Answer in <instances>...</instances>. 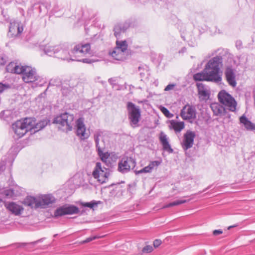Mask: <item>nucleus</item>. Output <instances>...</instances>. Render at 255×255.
Returning <instances> with one entry per match:
<instances>
[{
	"label": "nucleus",
	"mask_w": 255,
	"mask_h": 255,
	"mask_svg": "<svg viewBox=\"0 0 255 255\" xmlns=\"http://www.w3.org/2000/svg\"><path fill=\"white\" fill-rule=\"evenodd\" d=\"M242 42L241 40H238L236 41V46L238 49H240L242 47Z\"/></svg>",
	"instance_id": "3c124183"
},
{
	"label": "nucleus",
	"mask_w": 255,
	"mask_h": 255,
	"mask_svg": "<svg viewBox=\"0 0 255 255\" xmlns=\"http://www.w3.org/2000/svg\"><path fill=\"white\" fill-rule=\"evenodd\" d=\"M50 120L46 118L39 122L36 123V120L35 119V124L32 126V129L34 130V132H37L39 130L42 129L48 125H50Z\"/></svg>",
	"instance_id": "a878e982"
},
{
	"label": "nucleus",
	"mask_w": 255,
	"mask_h": 255,
	"mask_svg": "<svg viewBox=\"0 0 255 255\" xmlns=\"http://www.w3.org/2000/svg\"><path fill=\"white\" fill-rule=\"evenodd\" d=\"M193 79L195 81H205L219 83L207 70L206 71L205 68L202 72L195 74L193 75Z\"/></svg>",
	"instance_id": "dca6fc26"
},
{
	"label": "nucleus",
	"mask_w": 255,
	"mask_h": 255,
	"mask_svg": "<svg viewBox=\"0 0 255 255\" xmlns=\"http://www.w3.org/2000/svg\"><path fill=\"white\" fill-rule=\"evenodd\" d=\"M139 74L141 78H144L145 77V73L144 72H140Z\"/></svg>",
	"instance_id": "5fc2aeb1"
},
{
	"label": "nucleus",
	"mask_w": 255,
	"mask_h": 255,
	"mask_svg": "<svg viewBox=\"0 0 255 255\" xmlns=\"http://www.w3.org/2000/svg\"><path fill=\"white\" fill-rule=\"evenodd\" d=\"M153 248L150 246H146L142 249V252L143 253H149L152 251Z\"/></svg>",
	"instance_id": "37998d69"
},
{
	"label": "nucleus",
	"mask_w": 255,
	"mask_h": 255,
	"mask_svg": "<svg viewBox=\"0 0 255 255\" xmlns=\"http://www.w3.org/2000/svg\"><path fill=\"white\" fill-rule=\"evenodd\" d=\"M160 163L161 162L159 161H153L150 162L148 166L151 167V170H152L154 167L159 166Z\"/></svg>",
	"instance_id": "ea45409f"
},
{
	"label": "nucleus",
	"mask_w": 255,
	"mask_h": 255,
	"mask_svg": "<svg viewBox=\"0 0 255 255\" xmlns=\"http://www.w3.org/2000/svg\"><path fill=\"white\" fill-rule=\"evenodd\" d=\"M90 44L89 43L79 44L75 45L73 49L71 50V55L74 58L75 61L82 62L84 63L91 64L96 61L89 58H81L87 54H90Z\"/></svg>",
	"instance_id": "7ed1b4c3"
},
{
	"label": "nucleus",
	"mask_w": 255,
	"mask_h": 255,
	"mask_svg": "<svg viewBox=\"0 0 255 255\" xmlns=\"http://www.w3.org/2000/svg\"><path fill=\"white\" fill-rule=\"evenodd\" d=\"M114 35L115 36L118 38L120 36L121 33L122 32H124V31H123V29L121 27V25H120L119 23L115 25L114 28Z\"/></svg>",
	"instance_id": "473e14b6"
},
{
	"label": "nucleus",
	"mask_w": 255,
	"mask_h": 255,
	"mask_svg": "<svg viewBox=\"0 0 255 255\" xmlns=\"http://www.w3.org/2000/svg\"><path fill=\"white\" fill-rule=\"evenodd\" d=\"M209 187H208V188H206V189H205V190H204V191H206L208 189H209Z\"/></svg>",
	"instance_id": "bf43d9fd"
},
{
	"label": "nucleus",
	"mask_w": 255,
	"mask_h": 255,
	"mask_svg": "<svg viewBox=\"0 0 255 255\" xmlns=\"http://www.w3.org/2000/svg\"><path fill=\"white\" fill-rule=\"evenodd\" d=\"M141 67H138V70H139V71H140V70H141Z\"/></svg>",
	"instance_id": "13d9d810"
},
{
	"label": "nucleus",
	"mask_w": 255,
	"mask_h": 255,
	"mask_svg": "<svg viewBox=\"0 0 255 255\" xmlns=\"http://www.w3.org/2000/svg\"><path fill=\"white\" fill-rule=\"evenodd\" d=\"M39 202L38 197L36 198L32 196L26 197L23 201L24 205L35 209L39 208L38 203Z\"/></svg>",
	"instance_id": "393cba45"
},
{
	"label": "nucleus",
	"mask_w": 255,
	"mask_h": 255,
	"mask_svg": "<svg viewBox=\"0 0 255 255\" xmlns=\"http://www.w3.org/2000/svg\"><path fill=\"white\" fill-rule=\"evenodd\" d=\"M12 87V84L7 83H3L2 82H0V94L3 93L5 91L11 89Z\"/></svg>",
	"instance_id": "2f4dec72"
},
{
	"label": "nucleus",
	"mask_w": 255,
	"mask_h": 255,
	"mask_svg": "<svg viewBox=\"0 0 255 255\" xmlns=\"http://www.w3.org/2000/svg\"><path fill=\"white\" fill-rule=\"evenodd\" d=\"M195 136V133L190 130H188L184 134L182 143V147L184 150L186 151L192 147Z\"/></svg>",
	"instance_id": "2eb2a0df"
},
{
	"label": "nucleus",
	"mask_w": 255,
	"mask_h": 255,
	"mask_svg": "<svg viewBox=\"0 0 255 255\" xmlns=\"http://www.w3.org/2000/svg\"><path fill=\"white\" fill-rule=\"evenodd\" d=\"M22 65L17 64L14 62L9 63L6 67L7 72L13 74H20L21 73Z\"/></svg>",
	"instance_id": "b1692460"
},
{
	"label": "nucleus",
	"mask_w": 255,
	"mask_h": 255,
	"mask_svg": "<svg viewBox=\"0 0 255 255\" xmlns=\"http://www.w3.org/2000/svg\"><path fill=\"white\" fill-rule=\"evenodd\" d=\"M117 46L115 49L112 52L111 55L115 59L120 60L122 57L121 55L127 50L128 48V44L126 40L116 41Z\"/></svg>",
	"instance_id": "ddd939ff"
},
{
	"label": "nucleus",
	"mask_w": 255,
	"mask_h": 255,
	"mask_svg": "<svg viewBox=\"0 0 255 255\" xmlns=\"http://www.w3.org/2000/svg\"><path fill=\"white\" fill-rule=\"evenodd\" d=\"M55 50L56 52L54 57L68 61H75L74 58L71 55V51L70 53L66 49H62L59 46Z\"/></svg>",
	"instance_id": "f3484780"
},
{
	"label": "nucleus",
	"mask_w": 255,
	"mask_h": 255,
	"mask_svg": "<svg viewBox=\"0 0 255 255\" xmlns=\"http://www.w3.org/2000/svg\"><path fill=\"white\" fill-rule=\"evenodd\" d=\"M98 238H99V237H98L97 236L90 237L87 238L86 240L83 241L82 242V244H86V243H89V242H90L95 239H98Z\"/></svg>",
	"instance_id": "a19ab883"
},
{
	"label": "nucleus",
	"mask_w": 255,
	"mask_h": 255,
	"mask_svg": "<svg viewBox=\"0 0 255 255\" xmlns=\"http://www.w3.org/2000/svg\"><path fill=\"white\" fill-rule=\"evenodd\" d=\"M53 11L54 13H55L58 11V6L55 5L54 7L53 8Z\"/></svg>",
	"instance_id": "864d4df0"
},
{
	"label": "nucleus",
	"mask_w": 255,
	"mask_h": 255,
	"mask_svg": "<svg viewBox=\"0 0 255 255\" xmlns=\"http://www.w3.org/2000/svg\"><path fill=\"white\" fill-rule=\"evenodd\" d=\"M198 94L200 96L205 98L208 97L209 96V94L207 89H205L204 91H201L200 92L198 93Z\"/></svg>",
	"instance_id": "c03bdc74"
},
{
	"label": "nucleus",
	"mask_w": 255,
	"mask_h": 255,
	"mask_svg": "<svg viewBox=\"0 0 255 255\" xmlns=\"http://www.w3.org/2000/svg\"><path fill=\"white\" fill-rule=\"evenodd\" d=\"M219 102L224 105L226 109L234 112L236 110L237 103L234 98L225 90H221L218 95Z\"/></svg>",
	"instance_id": "39448f33"
},
{
	"label": "nucleus",
	"mask_w": 255,
	"mask_h": 255,
	"mask_svg": "<svg viewBox=\"0 0 255 255\" xmlns=\"http://www.w3.org/2000/svg\"><path fill=\"white\" fill-rule=\"evenodd\" d=\"M151 171V167H149V166H147L143 168L142 169H141L140 170H138V171L135 170L134 171V172L136 175H138L139 174H141L142 173H149V172H150Z\"/></svg>",
	"instance_id": "e433bc0d"
},
{
	"label": "nucleus",
	"mask_w": 255,
	"mask_h": 255,
	"mask_svg": "<svg viewBox=\"0 0 255 255\" xmlns=\"http://www.w3.org/2000/svg\"><path fill=\"white\" fill-rule=\"evenodd\" d=\"M71 92V88L69 87L62 86L61 92L63 96H67Z\"/></svg>",
	"instance_id": "58836bf2"
},
{
	"label": "nucleus",
	"mask_w": 255,
	"mask_h": 255,
	"mask_svg": "<svg viewBox=\"0 0 255 255\" xmlns=\"http://www.w3.org/2000/svg\"><path fill=\"white\" fill-rule=\"evenodd\" d=\"M4 206L12 214L18 216L21 214V211H23V207L13 202H6L4 204Z\"/></svg>",
	"instance_id": "4be33fe9"
},
{
	"label": "nucleus",
	"mask_w": 255,
	"mask_h": 255,
	"mask_svg": "<svg viewBox=\"0 0 255 255\" xmlns=\"http://www.w3.org/2000/svg\"><path fill=\"white\" fill-rule=\"evenodd\" d=\"M159 139L162 145L163 149L164 150L170 153L173 152V150L171 148L168 141L167 135L163 132H160Z\"/></svg>",
	"instance_id": "5701e85b"
},
{
	"label": "nucleus",
	"mask_w": 255,
	"mask_h": 255,
	"mask_svg": "<svg viewBox=\"0 0 255 255\" xmlns=\"http://www.w3.org/2000/svg\"><path fill=\"white\" fill-rule=\"evenodd\" d=\"M221 51L218 55L210 59L206 64L205 68L206 71L212 76L219 83L222 80V75L220 74V68L223 65V57L228 55L229 52L227 49H218Z\"/></svg>",
	"instance_id": "f257e3e1"
},
{
	"label": "nucleus",
	"mask_w": 255,
	"mask_h": 255,
	"mask_svg": "<svg viewBox=\"0 0 255 255\" xmlns=\"http://www.w3.org/2000/svg\"><path fill=\"white\" fill-rule=\"evenodd\" d=\"M186 50V48L185 47H183L182 48V49L179 51V53H181V52H184Z\"/></svg>",
	"instance_id": "6e6d98bb"
},
{
	"label": "nucleus",
	"mask_w": 255,
	"mask_h": 255,
	"mask_svg": "<svg viewBox=\"0 0 255 255\" xmlns=\"http://www.w3.org/2000/svg\"><path fill=\"white\" fill-rule=\"evenodd\" d=\"M79 211V208L76 206L65 204L57 208L54 211V216L57 218L66 215L77 214Z\"/></svg>",
	"instance_id": "9b49d317"
},
{
	"label": "nucleus",
	"mask_w": 255,
	"mask_h": 255,
	"mask_svg": "<svg viewBox=\"0 0 255 255\" xmlns=\"http://www.w3.org/2000/svg\"><path fill=\"white\" fill-rule=\"evenodd\" d=\"M44 239V238H41V239H40L39 240H37L36 241L32 242H30V243H23L16 244V247H17V248L24 247L26 246L27 245H30L34 246V245L37 244L38 243L42 242Z\"/></svg>",
	"instance_id": "72a5a7b5"
},
{
	"label": "nucleus",
	"mask_w": 255,
	"mask_h": 255,
	"mask_svg": "<svg viewBox=\"0 0 255 255\" xmlns=\"http://www.w3.org/2000/svg\"><path fill=\"white\" fill-rule=\"evenodd\" d=\"M240 121L247 130H255V124L249 121L245 115L240 118Z\"/></svg>",
	"instance_id": "cd10ccee"
},
{
	"label": "nucleus",
	"mask_w": 255,
	"mask_h": 255,
	"mask_svg": "<svg viewBox=\"0 0 255 255\" xmlns=\"http://www.w3.org/2000/svg\"><path fill=\"white\" fill-rule=\"evenodd\" d=\"M77 135L80 137L81 139H87L89 134L86 132V127L84 124L83 119L79 118L76 121Z\"/></svg>",
	"instance_id": "6ab92c4d"
},
{
	"label": "nucleus",
	"mask_w": 255,
	"mask_h": 255,
	"mask_svg": "<svg viewBox=\"0 0 255 255\" xmlns=\"http://www.w3.org/2000/svg\"><path fill=\"white\" fill-rule=\"evenodd\" d=\"M160 111L164 114V115L168 118H172L173 117V114L170 113L169 110L165 107L161 106L159 107Z\"/></svg>",
	"instance_id": "f704fd0d"
},
{
	"label": "nucleus",
	"mask_w": 255,
	"mask_h": 255,
	"mask_svg": "<svg viewBox=\"0 0 255 255\" xmlns=\"http://www.w3.org/2000/svg\"><path fill=\"white\" fill-rule=\"evenodd\" d=\"M119 24L121 25L123 31L125 32L130 26H131L132 20L130 19H128L125 22Z\"/></svg>",
	"instance_id": "c9c22d12"
},
{
	"label": "nucleus",
	"mask_w": 255,
	"mask_h": 255,
	"mask_svg": "<svg viewBox=\"0 0 255 255\" xmlns=\"http://www.w3.org/2000/svg\"><path fill=\"white\" fill-rule=\"evenodd\" d=\"M74 119L73 114L65 112L55 117L53 119V124H58L62 127H65V129L66 130L71 131L74 125Z\"/></svg>",
	"instance_id": "20e7f679"
},
{
	"label": "nucleus",
	"mask_w": 255,
	"mask_h": 255,
	"mask_svg": "<svg viewBox=\"0 0 255 255\" xmlns=\"http://www.w3.org/2000/svg\"><path fill=\"white\" fill-rule=\"evenodd\" d=\"M187 202L186 200H179L171 202L164 206L163 208H169L173 206H178L182 204L185 203Z\"/></svg>",
	"instance_id": "7c9ffc66"
},
{
	"label": "nucleus",
	"mask_w": 255,
	"mask_h": 255,
	"mask_svg": "<svg viewBox=\"0 0 255 255\" xmlns=\"http://www.w3.org/2000/svg\"><path fill=\"white\" fill-rule=\"evenodd\" d=\"M237 225H234V226H230V227H228V229H229V230H230V229H231V228H233V227H237Z\"/></svg>",
	"instance_id": "4d7b16f0"
},
{
	"label": "nucleus",
	"mask_w": 255,
	"mask_h": 255,
	"mask_svg": "<svg viewBox=\"0 0 255 255\" xmlns=\"http://www.w3.org/2000/svg\"><path fill=\"white\" fill-rule=\"evenodd\" d=\"M225 75L229 85L233 87L237 85L235 70L231 66H227L225 71Z\"/></svg>",
	"instance_id": "aec40b11"
},
{
	"label": "nucleus",
	"mask_w": 255,
	"mask_h": 255,
	"mask_svg": "<svg viewBox=\"0 0 255 255\" xmlns=\"http://www.w3.org/2000/svg\"><path fill=\"white\" fill-rule=\"evenodd\" d=\"M127 110L130 125L133 127H136L141 117L139 107L131 102H128L127 103Z\"/></svg>",
	"instance_id": "423d86ee"
},
{
	"label": "nucleus",
	"mask_w": 255,
	"mask_h": 255,
	"mask_svg": "<svg viewBox=\"0 0 255 255\" xmlns=\"http://www.w3.org/2000/svg\"><path fill=\"white\" fill-rule=\"evenodd\" d=\"M116 78H111L109 79L108 82L114 87L116 85Z\"/></svg>",
	"instance_id": "de8ad7c7"
},
{
	"label": "nucleus",
	"mask_w": 255,
	"mask_h": 255,
	"mask_svg": "<svg viewBox=\"0 0 255 255\" xmlns=\"http://www.w3.org/2000/svg\"><path fill=\"white\" fill-rule=\"evenodd\" d=\"M38 206L40 208H45L55 202V197L51 194L42 195L38 197Z\"/></svg>",
	"instance_id": "a211bd4d"
},
{
	"label": "nucleus",
	"mask_w": 255,
	"mask_h": 255,
	"mask_svg": "<svg viewBox=\"0 0 255 255\" xmlns=\"http://www.w3.org/2000/svg\"><path fill=\"white\" fill-rule=\"evenodd\" d=\"M51 81H52L51 80L50 81L49 84L51 83Z\"/></svg>",
	"instance_id": "052dcab7"
},
{
	"label": "nucleus",
	"mask_w": 255,
	"mask_h": 255,
	"mask_svg": "<svg viewBox=\"0 0 255 255\" xmlns=\"http://www.w3.org/2000/svg\"><path fill=\"white\" fill-rule=\"evenodd\" d=\"M35 124L34 118H26L17 121L12 125V128L18 138L23 136L28 131L32 129Z\"/></svg>",
	"instance_id": "f03ea898"
},
{
	"label": "nucleus",
	"mask_w": 255,
	"mask_h": 255,
	"mask_svg": "<svg viewBox=\"0 0 255 255\" xmlns=\"http://www.w3.org/2000/svg\"><path fill=\"white\" fill-rule=\"evenodd\" d=\"M162 242L159 239H156L153 242V246L155 248L158 247L161 244Z\"/></svg>",
	"instance_id": "a18cd8bd"
},
{
	"label": "nucleus",
	"mask_w": 255,
	"mask_h": 255,
	"mask_svg": "<svg viewBox=\"0 0 255 255\" xmlns=\"http://www.w3.org/2000/svg\"><path fill=\"white\" fill-rule=\"evenodd\" d=\"M32 10L35 11V12L40 13L43 9H46V7L44 4L40 5L39 3H35L31 6Z\"/></svg>",
	"instance_id": "c756f323"
},
{
	"label": "nucleus",
	"mask_w": 255,
	"mask_h": 255,
	"mask_svg": "<svg viewBox=\"0 0 255 255\" xmlns=\"http://www.w3.org/2000/svg\"><path fill=\"white\" fill-rule=\"evenodd\" d=\"M6 63L5 59L2 56H0V65H4Z\"/></svg>",
	"instance_id": "603ef678"
},
{
	"label": "nucleus",
	"mask_w": 255,
	"mask_h": 255,
	"mask_svg": "<svg viewBox=\"0 0 255 255\" xmlns=\"http://www.w3.org/2000/svg\"><path fill=\"white\" fill-rule=\"evenodd\" d=\"M180 116L184 120H190L196 118V111L195 107L189 104L185 105L181 110Z\"/></svg>",
	"instance_id": "f8f14e48"
},
{
	"label": "nucleus",
	"mask_w": 255,
	"mask_h": 255,
	"mask_svg": "<svg viewBox=\"0 0 255 255\" xmlns=\"http://www.w3.org/2000/svg\"><path fill=\"white\" fill-rule=\"evenodd\" d=\"M175 84H168L164 89L165 91H168L171 90H172L173 88L175 86Z\"/></svg>",
	"instance_id": "49530a36"
},
{
	"label": "nucleus",
	"mask_w": 255,
	"mask_h": 255,
	"mask_svg": "<svg viewBox=\"0 0 255 255\" xmlns=\"http://www.w3.org/2000/svg\"><path fill=\"white\" fill-rule=\"evenodd\" d=\"M136 165L135 160L131 157L124 156L118 163V170L123 173L128 172Z\"/></svg>",
	"instance_id": "1a4fd4ad"
},
{
	"label": "nucleus",
	"mask_w": 255,
	"mask_h": 255,
	"mask_svg": "<svg viewBox=\"0 0 255 255\" xmlns=\"http://www.w3.org/2000/svg\"><path fill=\"white\" fill-rule=\"evenodd\" d=\"M196 86L198 89V93L200 92L201 91H204L206 89L205 85L202 83H197Z\"/></svg>",
	"instance_id": "79ce46f5"
},
{
	"label": "nucleus",
	"mask_w": 255,
	"mask_h": 255,
	"mask_svg": "<svg viewBox=\"0 0 255 255\" xmlns=\"http://www.w3.org/2000/svg\"><path fill=\"white\" fill-rule=\"evenodd\" d=\"M211 108L216 116H224L228 119H230L231 115L228 112L226 108L218 104H214L211 105Z\"/></svg>",
	"instance_id": "412c9836"
},
{
	"label": "nucleus",
	"mask_w": 255,
	"mask_h": 255,
	"mask_svg": "<svg viewBox=\"0 0 255 255\" xmlns=\"http://www.w3.org/2000/svg\"><path fill=\"white\" fill-rule=\"evenodd\" d=\"M98 202L93 200L90 202H86L83 204V206L86 207H88L91 209L93 208L95 206H97Z\"/></svg>",
	"instance_id": "4c0bfd02"
},
{
	"label": "nucleus",
	"mask_w": 255,
	"mask_h": 255,
	"mask_svg": "<svg viewBox=\"0 0 255 255\" xmlns=\"http://www.w3.org/2000/svg\"><path fill=\"white\" fill-rule=\"evenodd\" d=\"M223 233V231L221 230H215L213 231V234L214 236H217L218 235Z\"/></svg>",
	"instance_id": "8fccbe9b"
},
{
	"label": "nucleus",
	"mask_w": 255,
	"mask_h": 255,
	"mask_svg": "<svg viewBox=\"0 0 255 255\" xmlns=\"http://www.w3.org/2000/svg\"><path fill=\"white\" fill-rule=\"evenodd\" d=\"M102 132L98 131L94 134V140L96 143V150L98 154L103 161L105 162L108 158V152H104L106 145L104 140L100 137L101 136Z\"/></svg>",
	"instance_id": "6e6552de"
},
{
	"label": "nucleus",
	"mask_w": 255,
	"mask_h": 255,
	"mask_svg": "<svg viewBox=\"0 0 255 255\" xmlns=\"http://www.w3.org/2000/svg\"><path fill=\"white\" fill-rule=\"evenodd\" d=\"M92 175L100 183H106L110 176L109 169L102 167L101 163L98 162L93 171Z\"/></svg>",
	"instance_id": "0eeeda50"
},
{
	"label": "nucleus",
	"mask_w": 255,
	"mask_h": 255,
	"mask_svg": "<svg viewBox=\"0 0 255 255\" xmlns=\"http://www.w3.org/2000/svg\"><path fill=\"white\" fill-rule=\"evenodd\" d=\"M13 190L9 189L5 191V194L7 196H12L13 195Z\"/></svg>",
	"instance_id": "09e8293b"
},
{
	"label": "nucleus",
	"mask_w": 255,
	"mask_h": 255,
	"mask_svg": "<svg viewBox=\"0 0 255 255\" xmlns=\"http://www.w3.org/2000/svg\"><path fill=\"white\" fill-rule=\"evenodd\" d=\"M1 201H2V200L0 199V202H1Z\"/></svg>",
	"instance_id": "680f3d73"
},
{
	"label": "nucleus",
	"mask_w": 255,
	"mask_h": 255,
	"mask_svg": "<svg viewBox=\"0 0 255 255\" xmlns=\"http://www.w3.org/2000/svg\"><path fill=\"white\" fill-rule=\"evenodd\" d=\"M184 123L183 122H176L174 120L170 121L169 127L173 128L175 132H180L184 128Z\"/></svg>",
	"instance_id": "c85d7f7f"
},
{
	"label": "nucleus",
	"mask_w": 255,
	"mask_h": 255,
	"mask_svg": "<svg viewBox=\"0 0 255 255\" xmlns=\"http://www.w3.org/2000/svg\"><path fill=\"white\" fill-rule=\"evenodd\" d=\"M57 47L58 46L57 45L54 46L50 44H47L45 45L42 46L41 49L46 55L54 57L56 52L55 50L57 49Z\"/></svg>",
	"instance_id": "bb28decb"
},
{
	"label": "nucleus",
	"mask_w": 255,
	"mask_h": 255,
	"mask_svg": "<svg viewBox=\"0 0 255 255\" xmlns=\"http://www.w3.org/2000/svg\"><path fill=\"white\" fill-rule=\"evenodd\" d=\"M20 74L22 75V78L25 83H33L38 80L39 76L37 75L35 68L28 66H22Z\"/></svg>",
	"instance_id": "9d476101"
},
{
	"label": "nucleus",
	"mask_w": 255,
	"mask_h": 255,
	"mask_svg": "<svg viewBox=\"0 0 255 255\" xmlns=\"http://www.w3.org/2000/svg\"><path fill=\"white\" fill-rule=\"evenodd\" d=\"M23 30L22 24L18 21H13L9 23L8 36L15 37L20 35Z\"/></svg>",
	"instance_id": "4468645a"
}]
</instances>
